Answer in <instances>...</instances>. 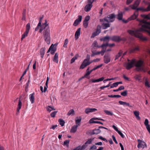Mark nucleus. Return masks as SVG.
Wrapping results in <instances>:
<instances>
[{"mask_svg":"<svg viewBox=\"0 0 150 150\" xmlns=\"http://www.w3.org/2000/svg\"><path fill=\"white\" fill-rule=\"evenodd\" d=\"M81 118L80 117L79 119L76 120L75 122L76 124V125H78V126L80 125V122L81 121Z\"/></svg>","mask_w":150,"mask_h":150,"instance_id":"nucleus-40","label":"nucleus"},{"mask_svg":"<svg viewBox=\"0 0 150 150\" xmlns=\"http://www.w3.org/2000/svg\"><path fill=\"white\" fill-rule=\"evenodd\" d=\"M141 16L144 19L150 20V13L147 15H142Z\"/></svg>","mask_w":150,"mask_h":150,"instance_id":"nucleus-35","label":"nucleus"},{"mask_svg":"<svg viewBox=\"0 0 150 150\" xmlns=\"http://www.w3.org/2000/svg\"><path fill=\"white\" fill-rule=\"evenodd\" d=\"M123 78L124 79H126V80H128V81H129V78L128 77H126L125 75L123 74Z\"/></svg>","mask_w":150,"mask_h":150,"instance_id":"nucleus-64","label":"nucleus"},{"mask_svg":"<svg viewBox=\"0 0 150 150\" xmlns=\"http://www.w3.org/2000/svg\"><path fill=\"white\" fill-rule=\"evenodd\" d=\"M140 22L141 23L142 27L139 30H127V32L131 35L139 38L141 41H145L147 40L146 38L143 37L141 32L146 31L150 35V22H147L144 19L141 20Z\"/></svg>","mask_w":150,"mask_h":150,"instance_id":"nucleus-1","label":"nucleus"},{"mask_svg":"<svg viewBox=\"0 0 150 150\" xmlns=\"http://www.w3.org/2000/svg\"><path fill=\"white\" fill-rule=\"evenodd\" d=\"M108 97L110 98H120L121 96L120 95H109Z\"/></svg>","mask_w":150,"mask_h":150,"instance_id":"nucleus-41","label":"nucleus"},{"mask_svg":"<svg viewBox=\"0 0 150 150\" xmlns=\"http://www.w3.org/2000/svg\"><path fill=\"white\" fill-rule=\"evenodd\" d=\"M117 18L119 20H122L123 18V13L122 12H120L118 13L117 15Z\"/></svg>","mask_w":150,"mask_h":150,"instance_id":"nucleus-29","label":"nucleus"},{"mask_svg":"<svg viewBox=\"0 0 150 150\" xmlns=\"http://www.w3.org/2000/svg\"><path fill=\"white\" fill-rule=\"evenodd\" d=\"M90 57L89 55L87 54L86 59H85L80 66V69H83L87 66L89 65L91 63L89 60Z\"/></svg>","mask_w":150,"mask_h":150,"instance_id":"nucleus-5","label":"nucleus"},{"mask_svg":"<svg viewBox=\"0 0 150 150\" xmlns=\"http://www.w3.org/2000/svg\"><path fill=\"white\" fill-rule=\"evenodd\" d=\"M103 66V64H101L99 65L96 66L95 67H94V70H95L96 69H98L100 67H101L102 66Z\"/></svg>","mask_w":150,"mask_h":150,"instance_id":"nucleus-50","label":"nucleus"},{"mask_svg":"<svg viewBox=\"0 0 150 150\" xmlns=\"http://www.w3.org/2000/svg\"><path fill=\"white\" fill-rule=\"evenodd\" d=\"M92 141V139H88L82 146H79L74 149L73 150H84L86 149L88 144H90Z\"/></svg>","mask_w":150,"mask_h":150,"instance_id":"nucleus-7","label":"nucleus"},{"mask_svg":"<svg viewBox=\"0 0 150 150\" xmlns=\"http://www.w3.org/2000/svg\"><path fill=\"white\" fill-rule=\"evenodd\" d=\"M35 94L34 93H33L31 94H30L29 95V99L30 101L31 102V103L33 104L34 103L35 100V97L34 95Z\"/></svg>","mask_w":150,"mask_h":150,"instance_id":"nucleus-23","label":"nucleus"},{"mask_svg":"<svg viewBox=\"0 0 150 150\" xmlns=\"http://www.w3.org/2000/svg\"><path fill=\"white\" fill-rule=\"evenodd\" d=\"M102 25L104 29H106L110 27V24L109 23H103Z\"/></svg>","mask_w":150,"mask_h":150,"instance_id":"nucleus-39","label":"nucleus"},{"mask_svg":"<svg viewBox=\"0 0 150 150\" xmlns=\"http://www.w3.org/2000/svg\"><path fill=\"white\" fill-rule=\"evenodd\" d=\"M45 49L43 47L41 49L40 51V55L41 58H42L45 53Z\"/></svg>","mask_w":150,"mask_h":150,"instance_id":"nucleus-28","label":"nucleus"},{"mask_svg":"<svg viewBox=\"0 0 150 150\" xmlns=\"http://www.w3.org/2000/svg\"><path fill=\"white\" fill-rule=\"evenodd\" d=\"M77 58L76 56H75L74 57H73L71 60V63H72L74 62L75 60L77 59Z\"/></svg>","mask_w":150,"mask_h":150,"instance_id":"nucleus-48","label":"nucleus"},{"mask_svg":"<svg viewBox=\"0 0 150 150\" xmlns=\"http://www.w3.org/2000/svg\"><path fill=\"white\" fill-rule=\"evenodd\" d=\"M127 91L126 90L124 91L123 92H122L121 93V94L122 96H127Z\"/></svg>","mask_w":150,"mask_h":150,"instance_id":"nucleus-45","label":"nucleus"},{"mask_svg":"<svg viewBox=\"0 0 150 150\" xmlns=\"http://www.w3.org/2000/svg\"><path fill=\"white\" fill-rule=\"evenodd\" d=\"M112 139H113V140L115 142V143L116 144H118V142H117V140H116V139L115 137V136L113 135L112 136Z\"/></svg>","mask_w":150,"mask_h":150,"instance_id":"nucleus-55","label":"nucleus"},{"mask_svg":"<svg viewBox=\"0 0 150 150\" xmlns=\"http://www.w3.org/2000/svg\"><path fill=\"white\" fill-rule=\"evenodd\" d=\"M145 84L146 86H147L148 87H150V84H149V82L147 80H146Z\"/></svg>","mask_w":150,"mask_h":150,"instance_id":"nucleus-51","label":"nucleus"},{"mask_svg":"<svg viewBox=\"0 0 150 150\" xmlns=\"http://www.w3.org/2000/svg\"><path fill=\"white\" fill-rule=\"evenodd\" d=\"M90 16H87L85 17L84 21L88 22L90 19Z\"/></svg>","mask_w":150,"mask_h":150,"instance_id":"nucleus-54","label":"nucleus"},{"mask_svg":"<svg viewBox=\"0 0 150 150\" xmlns=\"http://www.w3.org/2000/svg\"><path fill=\"white\" fill-rule=\"evenodd\" d=\"M92 5H90V4H88L85 6L84 8L85 11L86 12L89 11L91 9V8H92Z\"/></svg>","mask_w":150,"mask_h":150,"instance_id":"nucleus-25","label":"nucleus"},{"mask_svg":"<svg viewBox=\"0 0 150 150\" xmlns=\"http://www.w3.org/2000/svg\"><path fill=\"white\" fill-rule=\"evenodd\" d=\"M22 105V103L21 101L19 99V100L18 103V107L17 109L16 114H17L19 112V110L21 109Z\"/></svg>","mask_w":150,"mask_h":150,"instance_id":"nucleus-24","label":"nucleus"},{"mask_svg":"<svg viewBox=\"0 0 150 150\" xmlns=\"http://www.w3.org/2000/svg\"><path fill=\"white\" fill-rule=\"evenodd\" d=\"M43 17L42 16L40 18L39 23L35 30L37 31L39 29V32L42 33L45 41L47 44H50V29L47 20H45V23L42 25V21Z\"/></svg>","mask_w":150,"mask_h":150,"instance_id":"nucleus-2","label":"nucleus"},{"mask_svg":"<svg viewBox=\"0 0 150 150\" xmlns=\"http://www.w3.org/2000/svg\"><path fill=\"white\" fill-rule=\"evenodd\" d=\"M115 45V44H108V43L107 42L106 43H103V44L101 46V47L103 48V50L101 52L102 53H103L102 55H103L104 52L106 51V47L107 46H109L110 47H112L114 46Z\"/></svg>","mask_w":150,"mask_h":150,"instance_id":"nucleus-10","label":"nucleus"},{"mask_svg":"<svg viewBox=\"0 0 150 150\" xmlns=\"http://www.w3.org/2000/svg\"><path fill=\"white\" fill-rule=\"evenodd\" d=\"M115 16L114 13L108 15L107 17L104 18L103 19H100V22L103 21L104 20L105 21L108 23H112L114 22L115 20Z\"/></svg>","mask_w":150,"mask_h":150,"instance_id":"nucleus-4","label":"nucleus"},{"mask_svg":"<svg viewBox=\"0 0 150 150\" xmlns=\"http://www.w3.org/2000/svg\"><path fill=\"white\" fill-rule=\"evenodd\" d=\"M101 129H104L107 130L108 129L107 128L102 126L99 127L98 129H96V128H94V134H98L100 133L101 132V130H100Z\"/></svg>","mask_w":150,"mask_h":150,"instance_id":"nucleus-13","label":"nucleus"},{"mask_svg":"<svg viewBox=\"0 0 150 150\" xmlns=\"http://www.w3.org/2000/svg\"><path fill=\"white\" fill-rule=\"evenodd\" d=\"M142 8H137V10L135 11L134 14L128 18L129 21L133 20L136 18L137 17L138 15V11H141L142 10Z\"/></svg>","mask_w":150,"mask_h":150,"instance_id":"nucleus-9","label":"nucleus"},{"mask_svg":"<svg viewBox=\"0 0 150 150\" xmlns=\"http://www.w3.org/2000/svg\"><path fill=\"white\" fill-rule=\"evenodd\" d=\"M110 57L109 54H105L104 56V61L105 63L108 64L110 62Z\"/></svg>","mask_w":150,"mask_h":150,"instance_id":"nucleus-17","label":"nucleus"},{"mask_svg":"<svg viewBox=\"0 0 150 150\" xmlns=\"http://www.w3.org/2000/svg\"><path fill=\"white\" fill-rule=\"evenodd\" d=\"M125 88L123 86H121L119 88L118 90L119 91H121L122 90L124 89Z\"/></svg>","mask_w":150,"mask_h":150,"instance_id":"nucleus-58","label":"nucleus"},{"mask_svg":"<svg viewBox=\"0 0 150 150\" xmlns=\"http://www.w3.org/2000/svg\"><path fill=\"white\" fill-rule=\"evenodd\" d=\"M123 53V51L122 50H120L118 54L116 55L115 60L118 59L122 54Z\"/></svg>","mask_w":150,"mask_h":150,"instance_id":"nucleus-32","label":"nucleus"},{"mask_svg":"<svg viewBox=\"0 0 150 150\" xmlns=\"http://www.w3.org/2000/svg\"><path fill=\"white\" fill-rule=\"evenodd\" d=\"M134 0H127L126 4L127 5H128L131 4Z\"/></svg>","mask_w":150,"mask_h":150,"instance_id":"nucleus-53","label":"nucleus"},{"mask_svg":"<svg viewBox=\"0 0 150 150\" xmlns=\"http://www.w3.org/2000/svg\"><path fill=\"white\" fill-rule=\"evenodd\" d=\"M110 39V37L108 36H106L104 37L101 38L100 39V40L101 41L106 42V43H108L109 40Z\"/></svg>","mask_w":150,"mask_h":150,"instance_id":"nucleus-22","label":"nucleus"},{"mask_svg":"<svg viewBox=\"0 0 150 150\" xmlns=\"http://www.w3.org/2000/svg\"><path fill=\"white\" fill-rule=\"evenodd\" d=\"M140 1L141 0H137L135 1L133 4L130 5L129 6L131 7L132 9L137 10V9L138 8L137 7L139 6Z\"/></svg>","mask_w":150,"mask_h":150,"instance_id":"nucleus-12","label":"nucleus"},{"mask_svg":"<svg viewBox=\"0 0 150 150\" xmlns=\"http://www.w3.org/2000/svg\"><path fill=\"white\" fill-rule=\"evenodd\" d=\"M30 28V24L28 23L26 25V30L24 33L22 35L21 38V40H22L23 39L27 37Z\"/></svg>","mask_w":150,"mask_h":150,"instance_id":"nucleus-8","label":"nucleus"},{"mask_svg":"<svg viewBox=\"0 0 150 150\" xmlns=\"http://www.w3.org/2000/svg\"><path fill=\"white\" fill-rule=\"evenodd\" d=\"M137 141L138 142V144L137 145L138 148H144L143 145L142 143V141L140 139H138Z\"/></svg>","mask_w":150,"mask_h":150,"instance_id":"nucleus-31","label":"nucleus"},{"mask_svg":"<svg viewBox=\"0 0 150 150\" xmlns=\"http://www.w3.org/2000/svg\"><path fill=\"white\" fill-rule=\"evenodd\" d=\"M120 41H125L127 40V38L125 37H123L122 38H120Z\"/></svg>","mask_w":150,"mask_h":150,"instance_id":"nucleus-56","label":"nucleus"},{"mask_svg":"<svg viewBox=\"0 0 150 150\" xmlns=\"http://www.w3.org/2000/svg\"><path fill=\"white\" fill-rule=\"evenodd\" d=\"M88 132L89 134L91 135L94 134V129L89 131Z\"/></svg>","mask_w":150,"mask_h":150,"instance_id":"nucleus-61","label":"nucleus"},{"mask_svg":"<svg viewBox=\"0 0 150 150\" xmlns=\"http://www.w3.org/2000/svg\"><path fill=\"white\" fill-rule=\"evenodd\" d=\"M68 40L67 39H66L65 40L64 43L63 45L64 47L67 48V45L68 43Z\"/></svg>","mask_w":150,"mask_h":150,"instance_id":"nucleus-43","label":"nucleus"},{"mask_svg":"<svg viewBox=\"0 0 150 150\" xmlns=\"http://www.w3.org/2000/svg\"><path fill=\"white\" fill-rule=\"evenodd\" d=\"M69 142V140H66L64 142V145L67 146L68 145Z\"/></svg>","mask_w":150,"mask_h":150,"instance_id":"nucleus-52","label":"nucleus"},{"mask_svg":"<svg viewBox=\"0 0 150 150\" xmlns=\"http://www.w3.org/2000/svg\"><path fill=\"white\" fill-rule=\"evenodd\" d=\"M89 123H94V118H93L90 120Z\"/></svg>","mask_w":150,"mask_h":150,"instance_id":"nucleus-62","label":"nucleus"},{"mask_svg":"<svg viewBox=\"0 0 150 150\" xmlns=\"http://www.w3.org/2000/svg\"><path fill=\"white\" fill-rule=\"evenodd\" d=\"M81 28H79L76 30L75 34V38L76 40H77L80 35Z\"/></svg>","mask_w":150,"mask_h":150,"instance_id":"nucleus-19","label":"nucleus"},{"mask_svg":"<svg viewBox=\"0 0 150 150\" xmlns=\"http://www.w3.org/2000/svg\"><path fill=\"white\" fill-rule=\"evenodd\" d=\"M104 79V78L103 77L100 78L96 80H94V83L96 82H99L102 81Z\"/></svg>","mask_w":150,"mask_h":150,"instance_id":"nucleus-44","label":"nucleus"},{"mask_svg":"<svg viewBox=\"0 0 150 150\" xmlns=\"http://www.w3.org/2000/svg\"><path fill=\"white\" fill-rule=\"evenodd\" d=\"M54 45L52 44L49 49L47 53L49 52L50 51L51 53L52 54H54L55 52L56 51V48L54 47Z\"/></svg>","mask_w":150,"mask_h":150,"instance_id":"nucleus-16","label":"nucleus"},{"mask_svg":"<svg viewBox=\"0 0 150 150\" xmlns=\"http://www.w3.org/2000/svg\"><path fill=\"white\" fill-rule=\"evenodd\" d=\"M57 112V111H54L52 112L51 114V117H54Z\"/></svg>","mask_w":150,"mask_h":150,"instance_id":"nucleus-46","label":"nucleus"},{"mask_svg":"<svg viewBox=\"0 0 150 150\" xmlns=\"http://www.w3.org/2000/svg\"><path fill=\"white\" fill-rule=\"evenodd\" d=\"M57 125H53L52 126V127L50 128V129H53V130H54L56 128V127H57Z\"/></svg>","mask_w":150,"mask_h":150,"instance_id":"nucleus-63","label":"nucleus"},{"mask_svg":"<svg viewBox=\"0 0 150 150\" xmlns=\"http://www.w3.org/2000/svg\"><path fill=\"white\" fill-rule=\"evenodd\" d=\"M47 111L50 112L52 110H55V109L53 108V107H51V106H48L47 107Z\"/></svg>","mask_w":150,"mask_h":150,"instance_id":"nucleus-37","label":"nucleus"},{"mask_svg":"<svg viewBox=\"0 0 150 150\" xmlns=\"http://www.w3.org/2000/svg\"><path fill=\"white\" fill-rule=\"evenodd\" d=\"M58 54L56 53H55L54 56V58L53 59V61L56 63H58Z\"/></svg>","mask_w":150,"mask_h":150,"instance_id":"nucleus-33","label":"nucleus"},{"mask_svg":"<svg viewBox=\"0 0 150 150\" xmlns=\"http://www.w3.org/2000/svg\"><path fill=\"white\" fill-rule=\"evenodd\" d=\"M134 113L137 120H140V117L139 116V112L138 111H134Z\"/></svg>","mask_w":150,"mask_h":150,"instance_id":"nucleus-30","label":"nucleus"},{"mask_svg":"<svg viewBox=\"0 0 150 150\" xmlns=\"http://www.w3.org/2000/svg\"><path fill=\"white\" fill-rule=\"evenodd\" d=\"M88 22L86 21H83V25L84 27L85 28H86L88 27Z\"/></svg>","mask_w":150,"mask_h":150,"instance_id":"nucleus-47","label":"nucleus"},{"mask_svg":"<svg viewBox=\"0 0 150 150\" xmlns=\"http://www.w3.org/2000/svg\"><path fill=\"white\" fill-rule=\"evenodd\" d=\"M104 112L107 115H108L112 116L113 114V113L112 112L108 110H105Z\"/></svg>","mask_w":150,"mask_h":150,"instance_id":"nucleus-42","label":"nucleus"},{"mask_svg":"<svg viewBox=\"0 0 150 150\" xmlns=\"http://www.w3.org/2000/svg\"><path fill=\"white\" fill-rule=\"evenodd\" d=\"M117 132L122 138H124L125 136L121 131L119 130Z\"/></svg>","mask_w":150,"mask_h":150,"instance_id":"nucleus-49","label":"nucleus"},{"mask_svg":"<svg viewBox=\"0 0 150 150\" xmlns=\"http://www.w3.org/2000/svg\"><path fill=\"white\" fill-rule=\"evenodd\" d=\"M78 127V125H75L72 126L70 130V132L73 133H75L77 130Z\"/></svg>","mask_w":150,"mask_h":150,"instance_id":"nucleus-27","label":"nucleus"},{"mask_svg":"<svg viewBox=\"0 0 150 150\" xmlns=\"http://www.w3.org/2000/svg\"><path fill=\"white\" fill-rule=\"evenodd\" d=\"M94 112V108H87L85 110V112L86 114H88L90 112Z\"/></svg>","mask_w":150,"mask_h":150,"instance_id":"nucleus-34","label":"nucleus"},{"mask_svg":"<svg viewBox=\"0 0 150 150\" xmlns=\"http://www.w3.org/2000/svg\"><path fill=\"white\" fill-rule=\"evenodd\" d=\"M139 50V47L138 46H137L132 48L130 49V53H133L136 51H138Z\"/></svg>","mask_w":150,"mask_h":150,"instance_id":"nucleus-26","label":"nucleus"},{"mask_svg":"<svg viewBox=\"0 0 150 150\" xmlns=\"http://www.w3.org/2000/svg\"><path fill=\"white\" fill-rule=\"evenodd\" d=\"M49 78L48 77H47V80L46 81V82L45 83V85L44 87V89L43 90V88L42 86H40V89L41 91L42 92H45L47 90V88L48 87V81H49Z\"/></svg>","mask_w":150,"mask_h":150,"instance_id":"nucleus-15","label":"nucleus"},{"mask_svg":"<svg viewBox=\"0 0 150 150\" xmlns=\"http://www.w3.org/2000/svg\"><path fill=\"white\" fill-rule=\"evenodd\" d=\"M110 40H112L116 42H120V37L118 36H113L110 37Z\"/></svg>","mask_w":150,"mask_h":150,"instance_id":"nucleus-18","label":"nucleus"},{"mask_svg":"<svg viewBox=\"0 0 150 150\" xmlns=\"http://www.w3.org/2000/svg\"><path fill=\"white\" fill-rule=\"evenodd\" d=\"M149 122L147 119H146L145 120L144 124L146 126V128L149 132L150 133V125H149Z\"/></svg>","mask_w":150,"mask_h":150,"instance_id":"nucleus-20","label":"nucleus"},{"mask_svg":"<svg viewBox=\"0 0 150 150\" xmlns=\"http://www.w3.org/2000/svg\"><path fill=\"white\" fill-rule=\"evenodd\" d=\"M96 145H98L99 146H101L103 145V143L101 142H100L95 144Z\"/></svg>","mask_w":150,"mask_h":150,"instance_id":"nucleus-60","label":"nucleus"},{"mask_svg":"<svg viewBox=\"0 0 150 150\" xmlns=\"http://www.w3.org/2000/svg\"><path fill=\"white\" fill-rule=\"evenodd\" d=\"M128 62L126 64L125 67L127 70H129L134 65V62H135V59H133L131 60L129 59L127 60Z\"/></svg>","mask_w":150,"mask_h":150,"instance_id":"nucleus-6","label":"nucleus"},{"mask_svg":"<svg viewBox=\"0 0 150 150\" xmlns=\"http://www.w3.org/2000/svg\"><path fill=\"white\" fill-rule=\"evenodd\" d=\"M112 127L117 132L119 130H118V128L117 127H116L115 125H113L112 126Z\"/></svg>","mask_w":150,"mask_h":150,"instance_id":"nucleus-57","label":"nucleus"},{"mask_svg":"<svg viewBox=\"0 0 150 150\" xmlns=\"http://www.w3.org/2000/svg\"><path fill=\"white\" fill-rule=\"evenodd\" d=\"M89 68H87L86 70V73L83 76L80 78L79 79V81H80L81 80H82V79L85 78H86L88 79H89L90 78V76H88L91 74V72L94 70V69H92L90 71H89Z\"/></svg>","mask_w":150,"mask_h":150,"instance_id":"nucleus-11","label":"nucleus"},{"mask_svg":"<svg viewBox=\"0 0 150 150\" xmlns=\"http://www.w3.org/2000/svg\"><path fill=\"white\" fill-rule=\"evenodd\" d=\"M144 62L142 60L136 61L134 62V66L136 67V70L138 71H143L144 70Z\"/></svg>","mask_w":150,"mask_h":150,"instance_id":"nucleus-3","label":"nucleus"},{"mask_svg":"<svg viewBox=\"0 0 150 150\" xmlns=\"http://www.w3.org/2000/svg\"><path fill=\"white\" fill-rule=\"evenodd\" d=\"M101 28V27L100 25H98L96 31L94 32V37L98 35L100 33Z\"/></svg>","mask_w":150,"mask_h":150,"instance_id":"nucleus-21","label":"nucleus"},{"mask_svg":"<svg viewBox=\"0 0 150 150\" xmlns=\"http://www.w3.org/2000/svg\"><path fill=\"white\" fill-rule=\"evenodd\" d=\"M58 122L61 126L62 127L64 126L65 122L63 120L61 119H59L58 120Z\"/></svg>","mask_w":150,"mask_h":150,"instance_id":"nucleus-36","label":"nucleus"},{"mask_svg":"<svg viewBox=\"0 0 150 150\" xmlns=\"http://www.w3.org/2000/svg\"><path fill=\"white\" fill-rule=\"evenodd\" d=\"M94 1V0H88V4L92 5V4Z\"/></svg>","mask_w":150,"mask_h":150,"instance_id":"nucleus-59","label":"nucleus"},{"mask_svg":"<svg viewBox=\"0 0 150 150\" xmlns=\"http://www.w3.org/2000/svg\"><path fill=\"white\" fill-rule=\"evenodd\" d=\"M74 114V111L73 109H71L68 112L67 115L70 116L71 115H73Z\"/></svg>","mask_w":150,"mask_h":150,"instance_id":"nucleus-38","label":"nucleus"},{"mask_svg":"<svg viewBox=\"0 0 150 150\" xmlns=\"http://www.w3.org/2000/svg\"><path fill=\"white\" fill-rule=\"evenodd\" d=\"M82 18V17L81 16L79 15L78 18L76 19L74 22L73 25L76 26L81 21Z\"/></svg>","mask_w":150,"mask_h":150,"instance_id":"nucleus-14","label":"nucleus"}]
</instances>
